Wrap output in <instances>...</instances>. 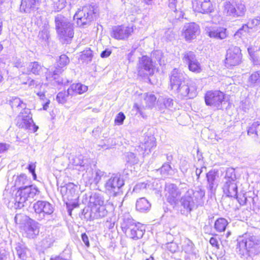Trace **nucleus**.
<instances>
[{
  "label": "nucleus",
  "mask_w": 260,
  "mask_h": 260,
  "mask_svg": "<svg viewBox=\"0 0 260 260\" xmlns=\"http://www.w3.org/2000/svg\"><path fill=\"white\" fill-rule=\"evenodd\" d=\"M169 7L172 10L176 9L177 0H167Z\"/></svg>",
  "instance_id": "nucleus-62"
},
{
  "label": "nucleus",
  "mask_w": 260,
  "mask_h": 260,
  "mask_svg": "<svg viewBox=\"0 0 260 260\" xmlns=\"http://www.w3.org/2000/svg\"><path fill=\"white\" fill-rule=\"evenodd\" d=\"M223 13L226 16L235 17L237 11L235 9L233 2L225 1L223 3Z\"/></svg>",
  "instance_id": "nucleus-37"
},
{
  "label": "nucleus",
  "mask_w": 260,
  "mask_h": 260,
  "mask_svg": "<svg viewBox=\"0 0 260 260\" xmlns=\"http://www.w3.org/2000/svg\"><path fill=\"white\" fill-rule=\"evenodd\" d=\"M166 191L168 194V199L169 202H174L181 194V192L175 184L170 183L166 186Z\"/></svg>",
  "instance_id": "nucleus-25"
},
{
  "label": "nucleus",
  "mask_w": 260,
  "mask_h": 260,
  "mask_svg": "<svg viewBox=\"0 0 260 260\" xmlns=\"http://www.w3.org/2000/svg\"><path fill=\"white\" fill-rule=\"evenodd\" d=\"M156 146V140L153 136H146L142 144V149H144L145 151L147 150L150 151Z\"/></svg>",
  "instance_id": "nucleus-34"
},
{
  "label": "nucleus",
  "mask_w": 260,
  "mask_h": 260,
  "mask_svg": "<svg viewBox=\"0 0 260 260\" xmlns=\"http://www.w3.org/2000/svg\"><path fill=\"white\" fill-rule=\"evenodd\" d=\"M241 50L237 46H231L226 52L225 63L228 67L238 65L241 60Z\"/></svg>",
  "instance_id": "nucleus-14"
},
{
  "label": "nucleus",
  "mask_w": 260,
  "mask_h": 260,
  "mask_svg": "<svg viewBox=\"0 0 260 260\" xmlns=\"http://www.w3.org/2000/svg\"><path fill=\"white\" fill-rule=\"evenodd\" d=\"M217 177L218 172L215 170H210L206 174L207 187L211 191L215 190L218 184L216 181Z\"/></svg>",
  "instance_id": "nucleus-28"
},
{
  "label": "nucleus",
  "mask_w": 260,
  "mask_h": 260,
  "mask_svg": "<svg viewBox=\"0 0 260 260\" xmlns=\"http://www.w3.org/2000/svg\"><path fill=\"white\" fill-rule=\"evenodd\" d=\"M27 81L23 82V84H28V86L31 87H37L38 85L37 81L33 79L30 80V78L28 76H27Z\"/></svg>",
  "instance_id": "nucleus-59"
},
{
  "label": "nucleus",
  "mask_w": 260,
  "mask_h": 260,
  "mask_svg": "<svg viewBox=\"0 0 260 260\" xmlns=\"http://www.w3.org/2000/svg\"><path fill=\"white\" fill-rule=\"evenodd\" d=\"M10 145L8 144L1 143H0V154L7 152L10 148Z\"/></svg>",
  "instance_id": "nucleus-60"
},
{
  "label": "nucleus",
  "mask_w": 260,
  "mask_h": 260,
  "mask_svg": "<svg viewBox=\"0 0 260 260\" xmlns=\"http://www.w3.org/2000/svg\"><path fill=\"white\" fill-rule=\"evenodd\" d=\"M167 248L172 253H174L178 250L179 247L176 243L172 242L167 244Z\"/></svg>",
  "instance_id": "nucleus-56"
},
{
  "label": "nucleus",
  "mask_w": 260,
  "mask_h": 260,
  "mask_svg": "<svg viewBox=\"0 0 260 260\" xmlns=\"http://www.w3.org/2000/svg\"><path fill=\"white\" fill-rule=\"evenodd\" d=\"M237 181L235 169L232 168L227 169L223 181Z\"/></svg>",
  "instance_id": "nucleus-48"
},
{
  "label": "nucleus",
  "mask_w": 260,
  "mask_h": 260,
  "mask_svg": "<svg viewBox=\"0 0 260 260\" xmlns=\"http://www.w3.org/2000/svg\"><path fill=\"white\" fill-rule=\"evenodd\" d=\"M237 181H223L222 190L227 197L238 199Z\"/></svg>",
  "instance_id": "nucleus-23"
},
{
  "label": "nucleus",
  "mask_w": 260,
  "mask_h": 260,
  "mask_svg": "<svg viewBox=\"0 0 260 260\" xmlns=\"http://www.w3.org/2000/svg\"><path fill=\"white\" fill-rule=\"evenodd\" d=\"M204 99L207 106L218 110L222 107V104L224 100V94L218 90H209L205 94Z\"/></svg>",
  "instance_id": "nucleus-7"
},
{
  "label": "nucleus",
  "mask_w": 260,
  "mask_h": 260,
  "mask_svg": "<svg viewBox=\"0 0 260 260\" xmlns=\"http://www.w3.org/2000/svg\"><path fill=\"white\" fill-rule=\"evenodd\" d=\"M187 191H191L192 192V193H190V196L193 197L194 201H196L198 206L203 204V199L205 194L204 189H202L200 186H198L194 190L189 189Z\"/></svg>",
  "instance_id": "nucleus-29"
},
{
  "label": "nucleus",
  "mask_w": 260,
  "mask_h": 260,
  "mask_svg": "<svg viewBox=\"0 0 260 260\" xmlns=\"http://www.w3.org/2000/svg\"><path fill=\"white\" fill-rule=\"evenodd\" d=\"M24 63L21 58H16L14 61V66L17 68H21L23 66Z\"/></svg>",
  "instance_id": "nucleus-63"
},
{
  "label": "nucleus",
  "mask_w": 260,
  "mask_h": 260,
  "mask_svg": "<svg viewBox=\"0 0 260 260\" xmlns=\"http://www.w3.org/2000/svg\"><path fill=\"white\" fill-rule=\"evenodd\" d=\"M93 57L92 51L90 48H86L81 52L79 59L83 62L88 63L92 60Z\"/></svg>",
  "instance_id": "nucleus-43"
},
{
  "label": "nucleus",
  "mask_w": 260,
  "mask_h": 260,
  "mask_svg": "<svg viewBox=\"0 0 260 260\" xmlns=\"http://www.w3.org/2000/svg\"><path fill=\"white\" fill-rule=\"evenodd\" d=\"M27 71L35 75H40L43 72V66L37 61L31 62L27 67Z\"/></svg>",
  "instance_id": "nucleus-35"
},
{
  "label": "nucleus",
  "mask_w": 260,
  "mask_h": 260,
  "mask_svg": "<svg viewBox=\"0 0 260 260\" xmlns=\"http://www.w3.org/2000/svg\"><path fill=\"white\" fill-rule=\"evenodd\" d=\"M252 32L250 29L248 28L247 25L244 24L235 33V36H237L239 38L242 37L247 36V35H251Z\"/></svg>",
  "instance_id": "nucleus-46"
},
{
  "label": "nucleus",
  "mask_w": 260,
  "mask_h": 260,
  "mask_svg": "<svg viewBox=\"0 0 260 260\" xmlns=\"http://www.w3.org/2000/svg\"><path fill=\"white\" fill-rule=\"evenodd\" d=\"M97 12V10L93 6H85L75 13L74 19L77 20V24L79 26L85 27L94 20Z\"/></svg>",
  "instance_id": "nucleus-4"
},
{
  "label": "nucleus",
  "mask_w": 260,
  "mask_h": 260,
  "mask_svg": "<svg viewBox=\"0 0 260 260\" xmlns=\"http://www.w3.org/2000/svg\"><path fill=\"white\" fill-rule=\"evenodd\" d=\"M260 23V17H257L254 19H249L246 24L251 31L253 32L256 30V27Z\"/></svg>",
  "instance_id": "nucleus-47"
},
{
  "label": "nucleus",
  "mask_w": 260,
  "mask_h": 260,
  "mask_svg": "<svg viewBox=\"0 0 260 260\" xmlns=\"http://www.w3.org/2000/svg\"><path fill=\"white\" fill-rule=\"evenodd\" d=\"M81 239L82 241L84 242L85 245L89 247L90 246V243L88 240V237L85 233L82 234L81 235Z\"/></svg>",
  "instance_id": "nucleus-64"
},
{
  "label": "nucleus",
  "mask_w": 260,
  "mask_h": 260,
  "mask_svg": "<svg viewBox=\"0 0 260 260\" xmlns=\"http://www.w3.org/2000/svg\"><path fill=\"white\" fill-rule=\"evenodd\" d=\"M181 248V254L184 260H197L199 258L198 250L189 239L185 238L182 241Z\"/></svg>",
  "instance_id": "nucleus-10"
},
{
  "label": "nucleus",
  "mask_w": 260,
  "mask_h": 260,
  "mask_svg": "<svg viewBox=\"0 0 260 260\" xmlns=\"http://www.w3.org/2000/svg\"><path fill=\"white\" fill-rule=\"evenodd\" d=\"M40 192L38 187L35 185H26L21 186L16 194L15 201L19 208L23 207L24 204L29 199H33Z\"/></svg>",
  "instance_id": "nucleus-5"
},
{
  "label": "nucleus",
  "mask_w": 260,
  "mask_h": 260,
  "mask_svg": "<svg viewBox=\"0 0 260 260\" xmlns=\"http://www.w3.org/2000/svg\"><path fill=\"white\" fill-rule=\"evenodd\" d=\"M248 135L253 138L260 137V121H255L247 128Z\"/></svg>",
  "instance_id": "nucleus-33"
},
{
  "label": "nucleus",
  "mask_w": 260,
  "mask_h": 260,
  "mask_svg": "<svg viewBox=\"0 0 260 260\" xmlns=\"http://www.w3.org/2000/svg\"><path fill=\"white\" fill-rule=\"evenodd\" d=\"M236 249L241 257L258 254L260 253V237L252 235L238 240Z\"/></svg>",
  "instance_id": "nucleus-1"
},
{
  "label": "nucleus",
  "mask_w": 260,
  "mask_h": 260,
  "mask_svg": "<svg viewBox=\"0 0 260 260\" xmlns=\"http://www.w3.org/2000/svg\"><path fill=\"white\" fill-rule=\"evenodd\" d=\"M151 205L145 198H141L137 200L136 208L141 213H146L150 211Z\"/></svg>",
  "instance_id": "nucleus-30"
},
{
  "label": "nucleus",
  "mask_w": 260,
  "mask_h": 260,
  "mask_svg": "<svg viewBox=\"0 0 260 260\" xmlns=\"http://www.w3.org/2000/svg\"><path fill=\"white\" fill-rule=\"evenodd\" d=\"M88 89L87 86L81 83L73 84L69 88L68 91L72 93V95L75 93L82 94Z\"/></svg>",
  "instance_id": "nucleus-39"
},
{
  "label": "nucleus",
  "mask_w": 260,
  "mask_h": 260,
  "mask_svg": "<svg viewBox=\"0 0 260 260\" xmlns=\"http://www.w3.org/2000/svg\"><path fill=\"white\" fill-rule=\"evenodd\" d=\"M171 170L172 167L168 163H164L162 167L159 169L160 173L164 176L168 175Z\"/></svg>",
  "instance_id": "nucleus-51"
},
{
  "label": "nucleus",
  "mask_w": 260,
  "mask_h": 260,
  "mask_svg": "<svg viewBox=\"0 0 260 260\" xmlns=\"http://www.w3.org/2000/svg\"><path fill=\"white\" fill-rule=\"evenodd\" d=\"M190 193H192L191 191H187L181 199L180 203L184 208V213L188 214L198 206Z\"/></svg>",
  "instance_id": "nucleus-20"
},
{
  "label": "nucleus",
  "mask_w": 260,
  "mask_h": 260,
  "mask_svg": "<svg viewBox=\"0 0 260 260\" xmlns=\"http://www.w3.org/2000/svg\"><path fill=\"white\" fill-rule=\"evenodd\" d=\"M157 104L160 110L164 109H172L174 108V101L168 97H160L158 99Z\"/></svg>",
  "instance_id": "nucleus-31"
},
{
  "label": "nucleus",
  "mask_w": 260,
  "mask_h": 260,
  "mask_svg": "<svg viewBox=\"0 0 260 260\" xmlns=\"http://www.w3.org/2000/svg\"><path fill=\"white\" fill-rule=\"evenodd\" d=\"M69 62L70 59L66 55L62 54L60 56L58 61V68H56L52 74V77L58 84L62 82V80L60 79L59 75L63 71L62 68L67 66Z\"/></svg>",
  "instance_id": "nucleus-21"
},
{
  "label": "nucleus",
  "mask_w": 260,
  "mask_h": 260,
  "mask_svg": "<svg viewBox=\"0 0 260 260\" xmlns=\"http://www.w3.org/2000/svg\"><path fill=\"white\" fill-rule=\"evenodd\" d=\"M206 33L210 38L215 39H223L226 38V29L223 27L208 28L207 27Z\"/></svg>",
  "instance_id": "nucleus-27"
},
{
  "label": "nucleus",
  "mask_w": 260,
  "mask_h": 260,
  "mask_svg": "<svg viewBox=\"0 0 260 260\" xmlns=\"http://www.w3.org/2000/svg\"><path fill=\"white\" fill-rule=\"evenodd\" d=\"M29 180L27 178V176L25 174H21L17 176L15 180V186L19 188L21 186L29 185Z\"/></svg>",
  "instance_id": "nucleus-45"
},
{
  "label": "nucleus",
  "mask_w": 260,
  "mask_h": 260,
  "mask_svg": "<svg viewBox=\"0 0 260 260\" xmlns=\"http://www.w3.org/2000/svg\"><path fill=\"white\" fill-rule=\"evenodd\" d=\"M192 7L194 11L201 13H209L213 10L211 0H192Z\"/></svg>",
  "instance_id": "nucleus-19"
},
{
  "label": "nucleus",
  "mask_w": 260,
  "mask_h": 260,
  "mask_svg": "<svg viewBox=\"0 0 260 260\" xmlns=\"http://www.w3.org/2000/svg\"><path fill=\"white\" fill-rule=\"evenodd\" d=\"M31 219L28 216L22 213H17L14 217L15 223L21 225V229L22 226L25 225Z\"/></svg>",
  "instance_id": "nucleus-42"
},
{
  "label": "nucleus",
  "mask_w": 260,
  "mask_h": 260,
  "mask_svg": "<svg viewBox=\"0 0 260 260\" xmlns=\"http://www.w3.org/2000/svg\"><path fill=\"white\" fill-rule=\"evenodd\" d=\"M66 191L67 194L71 193V194L75 192V189L73 185V184H68L67 186H62L61 188V191Z\"/></svg>",
  "instance_id": "nucleus-55"
},
{
  "label": "nucleus",
  "mask_w": 260,
  "mask_h": 260,
  "mask_svg": "<svg viewBox=\"0 0 260 260\" xmlns=\"http://www.w3.org/2000/svg\"><path fill=\"white\" fill-rule=\"evenodd\" d=\"M72 162L74 166L80 167V171L88 169L89 165V160L81 155L74 157Z\"/></svg>",
  "instance_id": "nucleus-32"
},
{
  "label": "nucleus",
  "mask_w": 260,
  "mask_h": 260,
  "mask_svg": "<svg viewBox=\"0 0 260 260\" xmlns=\"http://www.w3.org/2000/svg\"><path fill=\"white\" fill-rule=\"evenodd\" d=\"M10 104L12 108H21L25 109V104L18 98L15 97L13 98L12 100L10 101Z\"/></svg>",
  "instance_id": "nucleus-49"
},
{
  "label": "nucleus",
  "mask_w": 260,
  "mask_h": 260,
  "mask_svg": "<svg viewBox=\"0 0 260 260\" xmlns=\"http://www.w3.org/2000/svg\"><path fill=\"white\" fill-rule=\"evenodd\" d=\"M247 82L251 87L260 86V71L253 72L249 77Z\"/></svg>",
  "instance_id": "nucleus-36"
},
{
  "label": "nucleus",
  "mask_w": 260,
  "mask_h": 260,
  "mask_svg": "<svg viewBox=\"0 0 260 260\" xmlns=\"http://www.w3.org/2000/svg\"><path fill=\"white\" fill-rule=\"evenodd\" d=\"M156 100L157 98L152 92H147L144 94V100L146 106L149 108H152L155 106Z\"/></svg>",
  "instance_id": "nucleus-40"
},
{
  "label": "nucleus",
  "mask_w": 260,
  "mask_h": 260,
  "mask_svg": "<svg viewBox=\"0 0 260 260\" xmlns=\"http://www.w3.org/2000/svg\"><path fill=\"white\" fill-rule=\"evenodd\" d=\"M15 250L19 260H32L30 252L24 243L16 244Z\"/></svg>",
  "instance_id": "nucleus-24"
},
{
  "label": "nucleus",
  "mask_w": 260,
  "mask_h": 260,
  "mask_svg": "<svg viewBox=\"0 0 260 260\" xmlns=\"http://www.w3.org/2000/svg\"><path fill=\"white\" fill-rule=\"evenodd\" d=\"M69 95H72V93H70L67 91H62L59 92L56 96V100L59 103L63 104L67 101V98Z\"/></svg>",
  "instance_id": "nucleus-50"
},
{
  "label": "nucleus",
  "mask_w": 260,
  "mask_h": 260,
  "mask_svg": "<svg viewBox=\"0 0 260 260\" xmlns=\"http://www.w3.org/2000/svg\"><path fill=\"white\" fill-rule=\"evenodd\" d=\"M65 0H58L57 2L54 3V8L57 11L62 10L66 6Z\"/></svg>",
  "instance_id": "nucleus-57"
},
{
  "label": "nucleus",
  "mask_w": 260,
  "mask_h": 260,
  "mask_svg": "<svg viewBox=\"0 0 260 260\" xmlns=\"http://www.w3.org/2000/svg\"><path fill=\"white\" fill-rule=\"evenodd\" d=\"M133 31L131 27L118 25L113 26L111 32V36L117 40H125L127 39Z\"/></svg>",
  "instance_id": "nucleus-17"
},
{
  "label": "nucleus",
  "mask_w": 260,
  "mask_h": 260,
  "mask_svg": "<svg viewBox=\"0 0 260 260\" xmlns=\"http://www.w3.org/2000/svg\"><path fill=\"white\" fill-rule=\"evenodd\" d=\"M200 32L199 26L196 23H186L182 29V36L186 41L190 42L196 38Z\"/></svg>",
  "instance_id": "nucleus-15"
},
{
  "label": "nucleus",
  "mask_w": 260,
  "mask_h": 260,
  "mask_svg": "<svg viewBox=\"0 0 260 260\" xmlns=\"http://www.w3.org/2000/svg\"><path fill=\"white\" fill-rule=\"evenodd\" d=\"M172 11V16L173 20H179L183 17V13L180 9L178 10L176 8V9H174Z\"/></svg>",
  "instance_id": "nucleus-53"
},
{
  "label": "nucleus",
  "mask_w": 260,
  "mask_h": 260,
  "mask_svg": "<svg viewBox=\"0 0 260 260\" xmlns=\"http://www.w3.org/2000/svg\"><path fill=\"white\" fill-rule=\"evenodd\" d=\"M188 79L185 78V75L181 71L176 68L174 69L171 73L170 79L172 88H177Z\"/></svg>",
  "instance_id": "nucleus-22"
},
{
  "label": "nucleus",
  "mask_w": 260,
  "mask_h": 260,
  "mask_svg": "<svg viewBox=\"0 0 260 260\" xmlns=\"http://www.w3.org/2000/svg\"><path fill=\"white\" fill-rule=\"evenodd\" d=\"M124 185V180L120 175H113L106 181L105 188L110 196H116L122 193V187Z\"/></svg>",
  "instance_id": "nucleus-6"
},
{
  "label": "nucleus",
  "mask_w": 260,
  "mask_h": 260,
  "mask_svg": "<svg viewBox=\"0 0 260 260\" xmlns=\"http://www.w3.org/2000/svg\"><path fill=\"white\" fill-rule=\"evenodd\" d=\"M233 5L234 6L235 9L237 11L235 17H241L245 14L246 8L244 4L240 1H233Z\"/></svg>",
  "instance_id": "nucleus-41"
},
{
  "label": "nucleus",
  "mask_w": 260,
  "mask_h": 260,
  "mask_svg": "<svg viewBox=\"0 0 260 260\" xmlns=\"http://www.w3.org/2000/svg\"><path fill=\"white\" fill-rule=\"evenodd\" d=\"M54 22L56 32L61 43H70L74 34V24L71 19L61 14H57L55 17Z\"/></svg>",
  "instance_id": "nucleus-2"
},
{
  "label": "nucleus",
  "mask_w": 260,
  "mask_h": 260,
  "mask_svg": "<svg viewBox=\"0 0 260 260\" xmlns=\"http://www.w3.org/2000/svg\"><path fill=\"white\" fill-rule=\"evenodd\" d=\"M127 160L131 164H135L138 163V158L134 153L128 152L127 154Z\"/></svg>",
  "instance_id": "nucleus-54"
},
{
  "label": "nucleus",
  "mask_w": 260,
  "mask_h": 260,
  "mask_svg": "<svg viewBox=\"0 0 260 260\" xmlns=\"http://www.w3.org/2000/svg\"><path fill=\"white\" fill-rule=\"evenodd\" d=\"M165 37L167 40L171 41L174 39L175 35L172 30L168 29L166 31Z\"/></svg>",
  "instance_id": "nucleus-61"
},
{
  "label": "nucleus",
  "mask_w": 260,
  "mask_h": 260,
  "mask_svg": "<svg viewBox=\"0 0 260 260\" xmlns=\"http://www.w3.org/2000/svg\"><path fill=\"white\" fill-rule=\"evenodd\" d=\"M121 228L127 237L135 240L142 238L145 233L144 225L139 222L136 223L128 215L124 216Z\"/></svg>",
  "instance_id": "nucleus-3"
},
{
  "label": "nucleus",
  "mask_w": 260,
  "mask_h": 260,
  "mask_svg": "<svg viewBox=\"0 0 260 260\" xmlns=\"http://www.w3.org/2000/svg\"><path fill=\"white\" fill-rule=\"evenodd\" d=\"M108 211L105 206H88L83 209L82 215L86 220H93L106 216Z\"/></svg>",
  "instance_id": "nucleus-8"
},
{
  "label": "nucleus",
  "mask_w": 260,
  "mask_h": 260,
  "mask_svg": "<svg viewBox=\"0 0 260 260\" xmlns=\"http://www.w3.org/2000/svg\"><path fill=\"white\" fill-rule=\"evenodd\" d=\"M125 118L124 114L122 112H119L115 119V123L118 125L123 124V121Z\"/></svg>",
  "instance_id": "nucleus-58"
},
{
  "label": "nucleus",
  "mask_w": 260,
  "mask_h": 260,
  "mask_svg": "<svg viewBox=\"0 0 260 260\" xmlns=\"http://www.w3.org/2000/svg\"><path fill=\"white\" fill-rule=\"evenodd\" d=\"M228 224V221L225 219L220 218L215 221L214 228L218 232H223L225 230Z\"/></svg>",
  "instance_id": "nucleus-44"
},
{
  "label": "nucleus",
  "mask_w": 260,
  "mask_h": 260,
  "mask_svg": "<svg viewBox=\"0 0 260 260\" xmlns=\"http://www.w3.org/2000/svg\"><path fill=\"white\" fill-rule=\"evenodd\" d=\"M39 0H22L20 7L21 12L30 13L38 8Z\"/></svg>",
  "instance_id": "nucleus-26"
},
{
  "label": "nucleus",
  "mask_w": 260,
  "mask_h": 260,
  "mask_svg": "<svg viewBox=\"0 0 260 260\" xmlns=\"http://www.w3.org/2000/svg\"><path fill=\"white\" fill-rule=\"evenodd\" d=\"M154 66L152 59L144 55L139 58L137 65V71L139 76L145 77L154 74Z\"/></svg>",
  "instance_id": "nucleus-9"
},
{
  "label": "nucleus",
  "mask_w": 260,
  "mask_h": 260,
  "mask_svg": "<svg viewBox=\"0 0 260 260\" xmlns=\"http://www.w3.org/2000/svg\"><path fill=\"white\" fill-rule=\"evenodd\" d=\"M16 120V125L19 127L31 129V123L33 122V120L30 110L24 109L18 116Z\"/></svg>",
  "instance_id": "nucleus-16"
},
{
  "label": "nucleus",
  "mask_w": 260,
  "mask_h": 260,
  "mask_svg": "<svg viewBox=\"0 0 260 260\" xmlns=\"http://www.w3.org/2000/svg\"><path fill=\"white\" fill-rule=\"evenodd\" d=\"M89 206H104V200L103 198L99 193H92L89 197Z\"/></svg>",
  "instance_id": "nucleus-38"
},
{
  "label": "nucleus",
  "mask_w": 260,
  "mask_h": 260,
  "mask_svg": "<svg viewBox=\"0 0 260 260\" xmlns=\"http://www.w3.org/2000/svg\"><path fill=\"white\" fill-rule=\"evenodd\" d=\"M36 217L38 220L44 219L46 215L51 214L54 211L52 205L47 201H38L34 204Z\"/></svg>",
  "instance_id": "nucleus-12"
},
{
  "label": "nucleus",
  "mask_w": 260,
  "mask_h": 260,
  "mask_svg": "<svg viewBox=\"0 0 260 260\" xmlns=\"http://www.w3.org/2000/svg\"><path fill=\"white\" fill-rule=\"evenodd\" d=\"M23 234L28 238L34 239L39 233V223L33 219L21 227Z\"/></svg>",
  "instance_id": "nucleus-18"
},
{
  "label": "nucleus",
  "mask_w": 260,
  "mask_h": 260,
  "mask_svg": "<svg viewBox=\"0 0 260 260\" xmlns=\"http://www.w3.org/2000/svg\"><path fill=\"white\" fill-rule=\"evenodd\" d=\"M177 93L181 98L188 97L192 99L197 95V86L196 83L188 79L176 88Z\"/></svg>",
  "instance_id": "nucleus-11"
},
{
  "label": "nucleus",
  "mask_w": 260,
  "mask_h": 260,
  "mask_svg": "<svg viewBox=\"0 0 260 260\" xmlns=\"http://www.w3.org/2000/svg\"><path fill=\"white\" fill-rule=\"evenodd\" d=\"M182 60L184 63L188 65V68L190 71L197 74L202 72L201 65L193 52L190 51L185 52L183 54Z\"/></svg>",
  "instance_id": "nucleus-13"
},
{
  "label": "nucleus",
  "mask_w": 260,
  "mask_h": 260,
  "mask_svg": "<svg viewBox=\"0 0 260 260\" xmlns=\"http://www.w3.org/2000/svg\"><path fill=\"white\" fill-rule=\"evenodd\" d=\"M104 175V172L101 171L100 170H96L93 176V181L91 182H93L97 184L101 180V178Z\"/></svg>",
  "instance_id": "nucleus-52"
}]
</instances>
